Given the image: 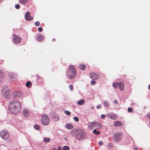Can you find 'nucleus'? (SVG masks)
Instances as JSON below:
<instances>
[{"label":"nucleus","instance_id":"obj_1","mask_svg":"<svg viewBox=\"0 0 150 150\" xmlns=\"http://www.w3.org/2000/svg\"><path fill=\"white\" fill-rule=\"evenodd\" d=\"M9 108L11 112L13 113H18L21 110V106L18 101L12 100L10 102Z\"/></svg>","mask_w":150,"mask_h":150},{"label":"nucleus","instance_id":"obj_2","mask_svg":"<svg viewBox=\"0 0 150 150\" xmlns=\"http://www.w3.org/2000/svg\"><path fill=\"white\" fill-rule=\"evenodd\" d=\"M77 75V72L74 66L69 65L67 72V76L71 79H73Z\"/></svg>","mask_w":150,"mask_h":150},{"label":"nucleus","instance_id":"obj_3","mask_svg":"<svg viewBox=\"0 0 150 150\" xmlns=\"http://www.w3.org/2000/svg\"><path fill=\"white\" fill-rule=\"evenodd\" d=\"M41 122L42 124L44 125H48L50 122L49 118L48 115L45 114L42 115Z\"/></svg>","mask_w":150,"mask_h":150},{"label":"nucleus","instance_id":"obj_4","mask_svg":"<svg viewBox=\"0 0 150 150\" xmlns=\"http://www.w3.org/2000/svg\"><path fill=\"white\" fill-rule=\"evenodd\" d=\"M1 137L3 139H6L9 137V134L8 132L4 130H2L0 133Z\"/></svg>","mask_w":150,"mask_h":150},{"label":"nucleus","instance_id":"obj_5","mask_svg":"<svg viewBox=\"0 0 150 150\" xmlns=\"http://www.w3.org/2000/svg\"><path fill=\"white\" fill-rule=\"evenodd\" d=\"M13 41L14 43L16 44H19L21 42V38L18 35L14 34L13 37Z\"/></svg>","mask_w":150,"mask_h":150},{"label":"nucleus","instance_id":"obj_6","mask_svg":"<svg viewBox=\"0 0 150 150\" xmlns=\"http://www.w3.org/2000/svg\"><path fill=\"white\" fill-rule=\"evenodd\" d=\"M84 135V132H81L76 134V139L78 140H82L83 139Z\"/></svg>","mask_w":150,"mask_h":150},{"label":"nucleus","instance_id":"obj_7","mask_svg":"<svg viewBox=\"0 0 150 150\" xmlns=\"http://www.w3.org/2000/svg\"><path fill=\"white\" fill-rule=\"evenodd\" d=\"M89 75L91 78L93 80L97 79L99 77L98 74H96L94 73H92L90 74Z\"/></svg>","mask_w":150,"mask_h":150},{"label":"nucleus","instance_id":"obj_8","mask_svg":"<svg viewBox=\"0 0 150 150\" xmlns=\"http://www.w3.org/2000/svg\"><path fill=\"white\" fill-rule=\"evenodd\" d=\"M2 92L5 98H9L10 96V93L9 91L8 90L6 89V90H3L2 91Z\"/></svg>","mask_w":150,"mask_h":150},{"label":"nucleus","instance_id":"obj_9","mask_svg":"<svg viewBox=\"0 0 150 150\" xmlns=\"http://www.w3.org/2000/svg\"><path fill=\"white\" fill-rule=\"evenodd\" d=\"M25 19L27 21L31 20L33 19V17L31 16L29 12H27L25 15Z\"/></svg>","mask_w":150,"mask_h":150},{"label":"nucleus","instance_id":"obj_10","mask_svg":"<svg viewBox=\"0 0 150 150\" xmlns=\"http://www.w3.org/2000/svg\"><path fill=\"white\" fill-rule=\"evenodd\" d=\"M23 114L25 117H28L30 115L29 112L27 109H24L23 111Z\"/></svg>","mask_w":150,"mask_h":150},{"label":"nucleus","instance_id":"obj_11","mask_svg":"<svg viewBox=\"0 0 150 150\" xmlns=\"http://www.w3.org/2000/svg\"><path fill=\"white\" fill-rule=\"evenodd\" d=\"M107 116L110 118L112 120H115L117 118V116L116 114H113L112 115L108 114Z\"/></svg>","mask_w":150,"mask_h":150},{"label":"nucleus","instance_id":"obj_12","mask_svg":"<svg viewBox=\"0 0 150 150\" xmlns=\"http://www.w3.org/2000/svg\"><path fill=\"white\" fill-rule=\"evenodd\" d=\"M114 126L118 127L122 126V124L120 121H116L114 122Z\"/></svg>","mask_w":150,"mask_h":150},{"label":"nucleus","instance_id":"obj_13","mask_svg":"<svg viewBox=\"0 0 150 150\" xmlns=\"http://www.w3.org/2000/svg\"><path fill=\"white\" fill-rule=\"evenodd\" d=\"M118 86L120 90L121 91H123L124 89V84L122 82H120L118 83Z\"/></svg>","mask_w":150,"mask_h":150},{"label":"nucleus","instance_id":"obj_14","mask_svg":"<svg viewBox=\"0 0 150 150\" xmlns=\"http://www.w3.org/2000/svg\"><path fill=\"white\" fill-rule=\"evenodd\" d=\"M44 39V37L42 35H38L36 38L37 40L40 42L42 41Z\"/></svg>","mask_w":150,"mask_h":150},{"label":"nucleus","instance_id":"obj_15","mask_svg":"<svg viewBox=\"0 0 150 150\" xmlns=\"http://www.w3.org/2000/svg\"><path fill=\"white\" fill-rule=\"evenodd\" d=\"M95 128L97 129L101 128H102V126L100 123L98 122L95 121Z\"/></svg>","mask_w":150,"mask_h":150},{"label":"nucleus","instance_id":"obj_16","mask_svg":"<svg viewBox=\"0 0 150 150\" xmlns=\"http://www.w3.org/2000/svg\"><path fill=\"white\" fill-rule=\"evenodd\" d=\"M66 128L69 129H72L74 127L73 125L70 123H67L66 125Z\"/></svg>","mask_w":150,"mask_h":150},{"label":"nucleus","instance_id":"obj_17","mask_svg":"<svg viewBox=\"0 0 150 150\" xmlns=\"http://www.w3.org/2000/svg\"><path fill=\"white\" fill-rule=\"evenodd\" d=\"M95 121L94 122H90L88 124V126L91 129H93L95 127Z\"/></svg>","mask_w":150,"mask_h":150},{"label":"nucleus","instance_id":"obj_18","mask_svg":"<svg viewBox=\"0 0 150 150\" xmlns=\"http://www.w3.org/2000/svg\"><path fill=\"white\" fill-rule=\"evenodd\" d=\"M85 101L83 99L77 102V104L79 105H82L84 104Z\"/></svg>","mask_w":150,"mask_h":150},{"label":"nucleus","instance_id":"obj_19","mask_svg":"<svg viewBox=\"0 0 150 150\" xmlns=\"http://www.w3.org/2000/svg\"><path fill=\"white\" fill-rule=\"evenodd\" d=\"M59 118L58 116L57 115H54L53 117V119L54 121H57L59 120Z\"/></svg>","mask_w":150,"mask_h":150},{"label":"nucleus","instance_id":"obj_20","mask_svg":"<svg viewBox=\"0 0 150 150\" xmlns=\"http://www.w3.org/2000/svg\"><path fill=\"white\" fill-rule=\"evenodd\" d=\"M26 86L29 88H30L32 86V83L30 81H28L25 84Z\"/></svg>","mask_w":150,"mask_h":150},{"label":"nucleus","instance_id":"obj_21","mask_svg":"<svg viewBox=\"0 0 150 150\" xmlns=\"http://www.w3.org/2000/svg\"><path fill=\"white\" fill-rule=\"evenodd\" d=\"M103 104L106 107H108L110 106L109 103L107 101L105 100L103 102Z\"/></svg>","mask_w":150,"mask_h":150},{"label":"nucleus","instance_id":"obj_22","mask_svg":"<svg viewBox=\"0 0 150 150\" xmlns=\"http://www.w3.org/2000/svg\"><path fill=\"white\" fill-rule=\"evenodd\" d=\"M28 0H20L19 2L20 3L23 4H26Z\"/></svg>","mask_w":150,"mask_h":150},{"label":"nucleus","instance_id":"obj_23","mask_svg":"<svg viewBox=\"0 0 150 150\" xmlns=\"http://www.w3.org/2000/svg\"><path fill=\"white\" fill-rule=\"evenodd\" d=\"M120 134L117 133H115L114 134L113 137L115 139H118L119 138Z\"/></svg>","mask_w":150,"mask_h":150},{"label":"nucleus","instance_id":"obj_24","mask_svg":"<svg viewBox=\"0 0 150 150\" xmlns=\"http://www.w3.org/2000/svg\"><path fill=\"white\" fill-rule=\"evenodd\" d=\"M79 67L80 69L83 70H84L86 68V66L85 65H80Z\"/></svg>","mask_w":150,"mask_h":150},{"label":"nucleus","instance_id":"obj_25","mask_svg":"<svg viewBox=\"0 0 150 150\" xmlns=\"http://www.w3.org/2000/svg\"><path fill=\"white\" fill-rule=\"evenodd\" d=\"M93 133L95 134H99L100 132L99 131H97L96 129H94L93 130Z\"/></svg>","mask_w":150,"mask_h":150},{"label":"nucleus","instance_id":"obj_26","mask_svg":"<svg viewBox=\"0 0 150 150\" xmlns=\"http://www.w3.org/2000/svg\"><path fill=\"white\" fill-rule=\"evenodd\" d=\"M50 138H47L45 137L44 139V141L45 142H47L50 141Z\"/></svg>","mask_w":150,"mask_h":150},{"label":"nucleus","instance_id":"obj_27","mask_svg":"<svg viewBox=\"0 0 150 150\" xmlns=\"http://www.w3.org/2000/svg\"><path fill=\"white\" fill-rule=\"evenodd\" d=\"M69 148L67 146H64L63 147V150H69Z\"/></svg>","mask_w":150,"mask_h":150},{"label":"nucleus","instance_id":"obj_28","mask_svg":"<svg viewBox=\"0 0 150 150\" xmlns=\"http://www.w3.org/2000/svg\"><path fill=\"white\" fill-rule=\"evenodd\" d=\"M34 127L35 129L39 130L40 129V126L38 125H35L34 126Z\"/></svg>","mask_w":150,"mask_h":150},{"label":"nucleus","instance_id":"obj_29","mask_svg":"<svg viewBox=\"0 0 150 150\" xmlns=\"http://www.w3.org/2000/svg\"><path fill=\"white\" fill-rule=\"evenodd\" d=\"M73 119L76 122H78L79 120V118L76 116L74 117H73Z\"/></svg>","mask_w":150,"mask_h":150},{"label":"nucleus","instance_id":"obj_30","mask_svg":"<svg viewBox=\"0 0 150 150\" xmlns=\"http://www.w3.org/2000/svg\"><path fill=\"white\" fill-rule=\"evenodd\" d=\"M117 86H118V83H113L112 86L114 88H116L117 87Z\"/></svg>","mask_w":150,"mask_h":150},{"label":"nucleus","instance_id":"obj_31","mask_svg":"<svg viewBox=\"0 0 150 150\" xmlns=\"http://www.w3.org/2000/svg\"><path fill=\"white\" fill-rule=\"evenodd\" d=\"M64 113L67 115H71V113L69 111L67 110H65L64 111Z\"/></svg>","mask_w":150,"mask_h":150},{"label":"nucleus","instance_id":"obj_32","mask_svg":"<svg viewBox=\"0 0 150 150\" xmlns=\"http://www.w3.org/2000/svg\"><path fill=\"white\" fill-rule=\"evenodd\" d=\"M133 109L131 107L129 108H128V111L129 113L132 112H133Z\"/></svg>","mask_w":150,"mask_h":150},{"label":"nucleus","instance_id":"obj_33","mask_svg":"<svg viewBox=\"0 0 150 150\" xmlns=\"http://www.w3.org/2000/svg\"><path fill=\"white\" fill-rule=\"evenodd\" d=\"M9 77L11 78H12L14 76H15V78H16V75L13 74H11L9 76Z\"/></svg>","mask_w":150,"mask_h":150},{"label":"nucleus","instance_id":"obj_34","mask_svg":"<svg viewBox=\"0 0 150 150\" xmlns=\"http://www.w3.org/2000/svg\"><path fill=\"white\" fill-rule=\"evenodd\" d=\"M69 87L71 91H72L74 88L73 86L72 85H70Z\"/></svg>","mask_w":150,"mask_h":150},{"label":"nucleus","instance_id":"obj_35","mask_svg":"<svg viewBox=\"0 0 150 150\" xmlns=\"http://www.w3.org/2000/svg\"><path fill=\"white\" fill-rule=\"evenodd\" d=\"M35 24L36 26H38L40 25V23L38 21H37L35 23Z\"/></svg>","mask_w":150,"mask_h":150},{"label":"nucleus","instance_id":"obj_36","mask_svg":"<svg viewBox=\"0 0 150 150\" xmlns=\"http://www.w3.org/2000/svg\"><path fill=\"white\" fill-rule=\"evenodd\" d=\"M15 8L16 9H19L20 7V6L19 4H16L15 6Z\"/></svg>","mask_w":150,"mask_h":150},{"label":"nucleus","instance_id":"obj_37","mask_svg":"<svg viewBox=\"0 0 150 150\" xmlns=\"http://www.w3.org/2000/svg\"><path fill=\"white\" fill-rule=\"evenodd\" d=\"M38 30L39 32H41L42 31L43 29L42 27H40L38 28Z\"/></svg>","mask_w":150,"mask_h":150},{"label":"nucleus","instance_id":"obj_38","mask_svg":"<svg viewBox=\"0 0 150 150\" xmlns=\"http://www.w3.org/2000/svg\"><path fill=\"white\" fill-rule=\"evenodd\" d=\"M91 83L92 85H95L96 83V82L94 81H91Z\"/></svg>","mask_w":150,"mask_h":150},{"label":"nucleus","instance_id":"obj_39","mask_svg":"<svg viewBox=\"0 0 150 150\" xmlns=\"http://www.w3.org/2000/svg\"><path fill=\"white\" fill-rule=\"evenodd\" d=\"M54 149V150H62V148L61 147H58V148L57 149H55V148H54L53 149Z\"/></svg>","mask_w":150,"mask_h":150},{"label":"nucleus","instance_id":"obj_40","mask_svg":"<svg viewBox=\"0 0 150 150\" xmlns=\"http://www.w3.org/2000/svg\"><path fill=\"white\" fill-rule=\"evenodd\" d=\"M101 106L100 105H99L96 106V108L97 109H99L101 108Z\"/></svg>","mask_w":150,"mask_h":150},{"label":"nucleus","instance_id":"obj_41","mask_svg":"<svg viewBox=\"0 0 150 150\" xmlns=\"http://www.w3.org/2000/svg\"><path fill=\"white\" fill-rule=\"evenodd\" d=\"M98 144L100 146H102L103 145V142L102 141L99 142L98 143Z\"/></svg>","mask_w":150,"mask_h":150},{"label":"nucleus","instance_id":"obj_42","mask_svg":"<svg viewBox=\"0 0 150 150\" xmlns=\"http://www.w3.org/2000/svg\"><path fill=\"white\" fill-rule=\"evenodd\" d=\"M146 116L148 118L150 119V113H148L147 114Z\"/></svg>","mask_w":150,"mask_h":150},{"label":"nucleus","instance_id":"obj_43","mask_svg":"<svg viewBox=\"0 0 150 150\" xmlns=\"http://www.w3.org/2000/svg\"><path fill=\"white\" fill-rule=\"evenodd\" d=\"M105 115H101V117L102 118V119H104L105 118Z\"/></svg>","mask_w":150,"mask_h":150},{"label":"nucleus","instance_id":"obj_44","mask_svg":"<svg viewBox=\"0 0 150 150\" xmlns=\"http://www.w3.org/2000/svg\"><path fill=\"white\" fill-rule=\"evenodd\" d=\"M118 102L117 100H114V103L115 104H117V103Z\"/></svg>","mask_w":150,"mask_h":150},{"label":"nucleus","instance_id":"obj_45","mask_svg":"<svg viewBox=\"0 0 150 150\" xmlns=\"http://www.w3.org/2000/svg\"><path fill=\"white\" fill-rule=\"evenodd\" d=\"M4 62V61L2 60H0V64H2Z\"/></svg>","mask_w":150,"mask_h":150},{"label":"nucleus","instance_id":"obj_46","mask_svg":"<svg viewBox=\"0 0 150 150\" xmlns=\"http://www.w3.org/2000/svg\"><path fill=\"white\" fill-rule=\"evenodd\" d=\"M55 40H56V39H55V38H54V39H52V41H53V42L55 41Z\"/></svg>","mask_w":150,"mask_h":150},{"label":"nucleus","instance_id":"obj_47","mask_svg":"<svg viewBox=\"0 0 150 150\" xmlns=\"http://www.w3.org/2000/svg\"><path fill=\"white\" fill-rule=\"evenodd\" d=\"M134 150H138V149L137 148L135 147L134 148Z\"/></svg>","mask_w":150,"mask_h":150},{"label":"nucleus","instance_id":"obj_48","mask_svg":"<svg viewBox=\"0 0 150 150\" xmlns=\"http://www.w3.org/2000/svg\"><path fill=\"white\" fill-rule=\"evenodd\" d=\"M148 89H149V90H150V84L149 85V86H148Z\"/></svg>","mask_w":150,"mask_h":150},{"label":"nucleus","instance_id":"obj_49","mask_svg":"<svg viewBox=\"0 0 150 150\" xmlns=\"http://www.w3.org/2000/svg\"><path fill=\"white\" fill-rule=\"evenodd\" d=\"M2 1V0H0V2L1 1Z\"/></svg>","mask_w":150,"mask_h":150},{"label":"nucleus","instance_id":"obj_50","mask_svg":"<svg viewBox=\"0 0 150 150\" xmlns=\"http://www.w3.org/2000/svg\"><path fill=\"white\" fill-rule=\"evenodd\" d=\"M91 108H92V109H93V107H91Z\"/></svg>","mask_w":150,"mask_h":150},{"label":"nucleus","instance_id":"obj_51","mask_svg":"<svg viewBox=\"0 0 150 150\" xmlns=\"http://www.w3.org/2000/svg\"><path fill=\"white\" fill-rule=\"evenodd\" d=\"M110 144H111V145H112V144H111V143H110Z\"/></svg>","mask_w":150,"mask_h":150}]
</instances>
